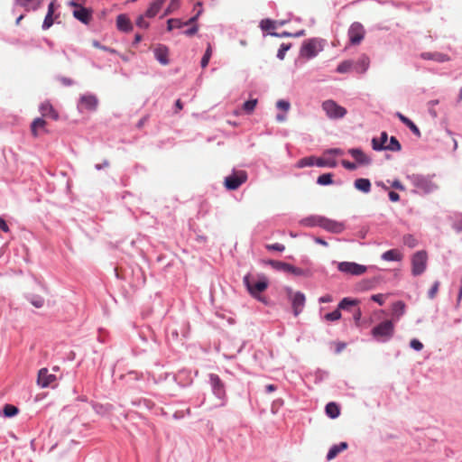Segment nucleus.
I'll list each match as a JSON object with an SVG mask.
<instances>
[{"instance_id":"obj_1","label":"nucleus","mask_w":462,"mask_h":462,"mask_svg":"<svg viewBox=\"0 0 462 462\" xmlns=\"http://www.w3.org/2000/svg\"><path fill=\"white\" fill-rule=\"evenodd\" d=\"M243 282L252 297L261 302L266 303L265 299L260 295L269 286V280L265 275L259 274L257 279H254L250 274H246Z\"/></svg>"},{"instance_id":"obj_2","label":"nucleus","mask_w":462,"mask_h":462,"mask_svg":"<svg viewBox=\"0 0 462 462\" xmlns=\"http://www.w3.org/2000/svg\"><path fill=\"white\" fill-rule=\"evenodd\" d=\"M394 332V321L386 319L380 322L372 328L371 336L379 343H386L393 338Z\"/></svg>"},{"instance_id":"obj_3","label":"nucleus","mask_w":462,"mask_h":462,"mask_svg":"<svg viewBox=\"0 0 462 462\" xmlns=\"http://www.w3.org/2000/svg\"><path fill=\"white\" fill-rule=\"evenodd\" d=\"M208 379L212 393L221 402L219 406H225L227 402V395L225 383L216 374H209Z\"/></svg>"},{"instance_id":"obj_4","label":"nucleus","mask_w":462,"mask_h":462,"mask_svg":"<svg viewBox=\"0 0 462 462\" xmlns=\"http://www.w3.org/2000/svg\"><path fill=\"white\" fill-rule=\"evenodd\" d=\"M269 265H271L273 269L277 271H282L285 273H290L295 276H304L310 277L311 276V272L308 269H301L300 267H296L291 263L276 261V260H269L267 262Z\"/></svg>"},{"instance_id":"obj_5","label":"nucleus","mask_w":462,"mask_h":462,"mask_svg":"<svg viewBox=\"0 0 462 462\" xmlns=\"http://www.w3.org/2000/svg\"><path fill=\"white\" fill-rule=\"evenodd\" d=\"M321 50L322 47L319 45L318 39H309L302 43L300 50V56L310 60L316 57Z\"/></svg>"},{"instance_id":"obj_6","label":"nucleus","mask_w":462,"mask_h":462,"mask_svg":"<svg viewBox=\"0 0 462 462\" xmlns=\"http://www.w3.org/2000/svg\"><path fill=\"white\" fill-rule=\"evenodd\" d=\"M322 109L330 119H340L346 115V109L331 99L322 103Z\"/></svg>"},{"instance_id":"obj_7","label":"nucleus","mask_w":462,"mask_h":462,"mask_svg":"<svg viewBox=\"0 0 462 462\" xmlns=\"http://www.w3.org/2000/svg\"><path fill=\"white\" fill-rule=\"evenodd\" d=\"M247 180V174L245 171H234L225 178V187L229 190L237 189Z\"/></svg>"},{"instance_id":"obj_8","label":"nucleus","mask_w":462,"mask_h":462,"mask_svg":"<svg viewBox=\"0 0 462 462\" xmlns=\"http://www.w3.org/2000/svg\"><path fill=\"white\" fill-rule=\"evenodd\" d=\"M287 292L291 303L293 314L295 317H297L300 313L302 312L305 306V295L300 291L293 292L291 288L287 289Z\"/></svg>"},{"instance_id":"obj_9","label":"nucleus","mask_w":462,"mask_h":462,"mask_svg":"<svg viewBox=\"0 0 462 462\" xmlns=\"http://www.w3.org/2000/svg\"><path fill=\"white\" fill-rule=\"evenodd\" d=\"M337 269L341 273L356 276L361 275L366 272V266L354 262L338 263Z\"/></svg>"},{"instance_id":"obj_10","label":"nucleus","mask_w":462,"mask_h":462,"mask_svg":"<svg viewBox=\"0 0 462 462\" xmlns=\"http://www.w3.org/2000/svg\"><path fill=\"white\" fill-rule=\"evenodd\" d=\"M365 28L358 23H353L347 32L349 42L352 45H358L365 37Z\"/></svg>"},{"instance_id":"obj_11","label":"nucleus","mask_w":462,"mask_h":462,"mask_svg":"<svg viewBox=\"0 0 462 462\" xmlns=\"http://www.w3.org/2000/svg\"><path fill=\"white\" fill-rule=\"evenodd\" d=\"M427 254L424 251L415 253L411 259L412 274L420 275L426 268Z\"/></svg>"},{"instance_id":"obj_12","label":"nucleus","mask_w":462,"mask_h":462,"mask_svg":"<svg viewBox=\"0 0 462 462\" xmlns=\"http://www.w3.org/2000/svg\"><path fill=\"white\" fill-rule=\"evenodd\" d=\"M98 106V99L95 95H82L79 97L78 107L80 111L83 109L88 111H96Z\"/></svg>"},{"instance_id":"obj_13","label":"nucleus","mask_w":462,"mask_h":462,"mask_svg":"<svg viewBox=\"0 0 462 462\" xmlns=\"http://www.w3.org/2000/svg\"><path fill=\"white\" fill-rule=\"evenodd\" d=\"M372 147L375 151L388 150L392 152H399L402 149L400 142L394 136L390 138V141L386 145L379 143V140L374 137L372 139Z\"/></svg>"},{"instance_id":"obj_14","label":"nucleus","mask_w":462,"mask_h":462,"mask_svg":"<svg viewBox=\"0 0 462 462\" xmlns=\"http://www.w3.org/2000/svg\"><path fill=\"white\" fill-rule=\"evenodd\" d=\"M321 228L332 234H341L346 229V225L324 217Z\"/></svg>"},{"instance_id":"obj_15","label":"nucleus","mask_w":462,"mask_h":462,"mask_svg":"<svg viewBox=\"0 0 462 462\" xmlns=\"http://www.w3.org/2000/svg\"><path fill=\"white\" fill-rule=\"evenodd\" d=\"M412 182L414 186L421 192L429 193L432 189V182L430 177L423 175H413Z\"/></svg>"},{"instance_id":"obj_16","label":"nucleus","mask_w":462,"mask_h":462,"mask_svg":"<svg viewBox=\"0 0 462 462\" xmlns=\"http://www.w3.org/2000/svg\"><path fill=\"white\" fill-rule=\"evenodd\" d=\"M56 379V375L50 374L47 368H42L38 373L37 383L41 387L45 388L51 386Z\"/></svg>"},{"instance_id":"obj_17","label":"nucleus","mask_w":462,"mask_h":462,"mask_svg":"<svg viewBox=\"0 0 462 462\" xmlns=\"http://www.w3.org/2000/svg\"><path fill=\"white\" fill-rule=\"evenodd\" d=\"M172 380L180 387H186L192 383L190 372L188 370H180L172 375Z\"/></svg>"},{"instance_id":"obj_18","label":"nucleus","mask_w":462,"mask_h":462,"mask_svg":"<svg viewBox=\"0 0 462 462\" xmlns=\"http://www.w3.org/2000/svg\"><path fill=\"white\" fill-rule=\"evenodd\" d=\"M73 16L84 24H89L92 20V10L83 5L73 11Z\"/></svg>"},{"instance_id":"obj_19","label":"nucleus","mask_w":462,"mask_h":462,"mask_svg":"<svg viewBox=\"0 0 462 462\" xmlns=\"http://www.w3.org/2000/svg\"><path fill=\"white\" fill-rule=\"evenodd\" d=\"M370 65V59L367 55L362 54L356 61H354L353 70L359 74L367 71Z\"/></svg>"},{"instance_id":"obj_20","label":"nucleus","mask_w":462,"mask_h":462,"mask_svg":"<svg viewBox=\"0 0 462 462\" xmlns=\"http://www.w3.org/2000/svg\"><path fill=\"white\" fill-rule=\"evenodd\" d=\"M169 49L165 45H158L154 49V57L162 65H168L169 60Z\"/></svg>"},{"instance_id":"obj_21","label":"nucleus","mask_w":462,"mask_h":462,"mask_svg":"<svg viewBox=\"0 0 462 462\" xmlns=\"http://www.w3.org/2000/svg\"><path fill=\"white\" fill-rule=\"evenodd\" d=\"M324 217L319 215H311L302 218L300 224L307 227L322 226V221Z\"/></svg>"},{"instance_id":"obj_22","label":"nucleus","mask_w":462,"mask_h":462,"mask_svg":"<svg viewBox=\"0 0 462 462\" xmlns=\"http://www.w3.org/2000/svg\"><path fill=\"white\" fill-rule=\"evenodd\" d=\"M348 153L359 164L368 165L371 162V159L359 148H352L348 151Z\"/></svg>"},{"instance_id":"obj_23","label":"nucleus","mask_w":462,"mask_h":462,"mask_svg":"<svg viewBox=\"0 0 462 462\" xmlns=\"http://www.w3.org/2000/svg\"><path fill=\"white\" fill-rule=\"evenodd\" d=\"M116 27L119 31L128 32L133 29L132 23L126 14H119L116 17Z\"/></svg>"},{"instance_id":"obj_24","label":"nucleus","mask_w":462,"mask_h":462,"mask_svg":"<svg viewBox=\"0 0 462 462\" xmlns=\"http://www.w3.org/2000/svg\"><path fill=\"white\" fill-rule=\"evenodd\" d=\"M39 109L42 116L51 117L54 120L59 118L58 113L55 111L52 105L48 101L42 103Z\"/></svg>"},{"instance_id":"obj_25","label":"nucleus","mask_w":462,"mask_h":462,"mask_svg":"<svg viewBox=\"0 0 462 462\" xmlns=\"http://www.w3.org/2000/svg\"><path fill=\"white\" fill-rule=\"evenodd\" d=\"M43 0H15L16 5L23 7L25 11H36L42 4Z\"/></svg>"},{"instance_id":"obj_26","label":"nucleus","mask_w":462,"mask_h":462,"mask_svg":"<svg viewBox=\"0 0 462 462\" xmlns=\"http://www.w3.org/2000/svg\"><path fill=\"white\" fill-rule=\"evenodd\" d=\"M166 0H155L151 3L150 6L145 12V16L147 18H153L155 17L159 12L161 11L162 7L163 6Z\"/></svg>"},{"instance_id":"obj_27","label":"nucleus","mask_w":462,"mask_h":462,"mask_svg":"<svg viewBox=\"0 0 462 462\" xmlns=\"http://www.w3.org/2000/svg\"><path fill=\"white\" fill-rule=\"evenodd\" d=\"M347 447L348 445L346 442H340L339 444L333 445L327 454V460L334 459L340 452L346 450Z\"/></svg>"},{"instance_id":"obj_28","label":"nucleus","mask_w":462,"mask_h":462,"mask_svg":"<svg viewBox=\"0 0 462 462\" xmlns=\"http://www.w3.org/2000/svg\"><path fill=\"white\" fill-rule=\"evenodd\" d=\"M395 116L398 117L401 120V122L403 123L415 135L419 137L420 136V129L411 119H409L400 112H396Z\"/></svg>"},{"instance_id":"obj_29","label":"nucleus","mask_w":462,"mask_h":462,"mask_svg":"<svg viewBox=\"0 0 462 462\" xmlns=\"http://www.w3.org/2000/svg\"><path fill=\"white\" fill-rule=\"evenodd\" d=\"M406 305L403 301L398 300L393 304V321H398L399 319L405 313Z\"/></svg>"},{"instance_id":"obj_30","label":"nucleus","mask_w":462,"mask_h":462,"mask_svg":"<svg viewBox=\"0 0 462 462\" xmlns=\"http://www.w3.org/2000/svg\"><path fill=\"white\" fill-rule=\"evenodd\" d=\"M381 258L384 261H396L399 262L402 259V254L398 249H391L384 252Z\"/></svg>"},{"instance_id":"obj_31","label":"nucleus","mask_w":462,"mask_h":462,"mask_svg":"<svg viewBox=\"0 0 462 462\" xmlns=\"http://www.w3.org/2000/svg\"><path fill=\"white\" fill-rule=\"evenodd\" d=\"M25 298L33 307L37 309L42 308L45 303L44 298L38 294L27 293Z\"/></svg>"},{"instance_id":"obj_32","label":"nucleus","mask_w":462,"mask_h":462,"mask_svg":"<svg viewBox=\"0 0 462 462\" xmlns=\"http://www.w3.org/2000/svg\"><path fill=\"white\" fill-rule=\"evenodd\" d=\"M354 186L356 189L368 193L371 190V182L368 179L359 178L356 179L354 182Z\"/></svg>"},{"instance_id":"obj_33","label":"nucleus","mask_w":462,"mask_h":462,"mask_svg":"<svg viewBox=\"0 0 462 462\" xmlns=\"http://www.w3.org/2000/svg\"><path fill=\"white\" fill-rule=\"evenodd\" d=\"M19 410L17 407L12 404H5L4 408L0 411V415H3L6 418H11L15 416L18 413Z\"/></svg>"},{"instance_id":"obj_34","label":"nucleus","mask_w":462,"mask_h":462,"mask_svg":"<svg viewBox=\"0 0 462 462\" xmlns=\"http://www.w3.org/2000/svg\"><path fill=\"white\" fill-rule=\"evenodd\" d=\"M46 125V122L45 120H43L42 118H35L32 125H31V132L33 136H38V130L39 129H43Z\"/></svg>"},{"instance_id":"obj_35","label":"nucleus","mask_w":462,"mask_h":462,"mask_svg":"<svg viewBox=\"0 0 462 462\" xmlns=\"http://www.w3.org/2000/svg\"><path fill=\"white\" fill-rule=\"evenodd\" d=\"M326 413L331 419L337 418L340 414L339 407L335 402H329L326 405Z\"/></svg>"},{"instance_id":"obj_36","label":"nucleus","mask_w":462,"mask_h":462,"mask_svg":"<svg viewBox=\"0 0 462 462\" xmlns=\"http://www.w3.org/2000/svg\"><path fill=\"white\" fill-rule=\"evenodd\" d=\"M354 61L350 60H344L340 62L337 68V72L338 73H347L353 70Z\"/></svg>"},{"instance_id":"obj_37","label":"nucleus","mask_w":462,"mask_h":462,"mask_svg":"<svg viewBox=\"0 0 462 462\" xmlns=\"http://www.w3.org/2000/svg\"><path fill=\"white\" fill-rule=\"evenodd\" d=\"M356 300H352L350 298H344L339 303H338V309L346 310H349L350 307L356 306L357 304Z\"/></svg>"},{"instance_id":"obj_38","label":"nucleus","mask_w":462,"mask_h":462,"mask_svg":"<svg viewBox=\"0 0 462 462\" xmlns=\"http://www.w3.org/2000/svg\"><path fill=\"white\" fill-rule=\"evenodd\" d=\"M316 160L317 158L314 156L304 157L299 161L298 166L300 168L314 166Z\"/></svg>"},{"instance_id":"obj_39","label":"nucleus","mask_w":462,"mask_h":462,"mask_svg":"<svg viewBox=\"0 0 462 462\" xmlns=\"http://www.w3.org/2000/svg\"><path fill=\"white\" fill-rule=\"evenodd\" d=\"M332 173H324L318 177L317 183L322 186L329 185L333 183Z\"/></svg>"},{"instance_id":"obj_40","label":"nucleus","mask_w":462,"mask_h":462,"mask_svg":"<svg viewBox=\"0 0 462 462\" xmlns=\"http://www.w3.org/2000/svg\"><path fill=\"white\" fill-rule=\"evenodd\" d=\"M184 25V22L177 18H171L167 21V30L171 31L174 28H182Z\"/></svg>"},{"instance_id":"obj_41","label":"nucleus","mask_w":462,"mask_h":462,"mask_svg":"<svg viewBox=\"0 0 462 462\" xmlns=\"http://www.w3.org/2000/svg\"><path fill=\"white\" fill-rule=\"evenodd\" d=\"M402 242L405 245L410 248H414L418 245L417 239L412 235H405L402 238Z\"/></svg>"},{"instance_id":"obj_42","label":"nucleus","mask_w":462,"mask_h":462,"mask_svg":"<svg viewBox=\"0 0 462 462\" xmlns=\"http://www.w3.org/2000/svg\"><path fill=\"white\" fill-rule=\"evenodd\" d=\"M256 104H257V99L247 100L244 103L243 109L245 110V112L246 114H251L254 110Z\"/></svg>"},{"instance_id":"obj_43","label":"nucleus","mask_w":462,"mask_h":462,"mask_svg":"<svg viewBox=\"0 0 462 462\" xmlns=\"http://www.w3.org/2000/svg\"><path fill=\"white\" fill-rule=\"evenodd\" d=\"M180 5V0H171L170 5L164 10L162 16H167L172 14Z\"/></svg>"},{"instance_id":"obj_44","label":"nucleus","mask_w":462,"mask_h":462,"mask_svg":"<svg viewBox=\"0 0 462 462\" xmlns=\"http://www.w3.org/2000/svg\"><path fill=\"white\" fill-rule=\"evenodd\" d=\"M291 47V43H282L277 51V58L282 60L285 57L286 51H288Z\"/></svg>"},{"instance_id":"obj_45","label":"nucleus","mask_w":462,"mask_h":462,"mask_svg":"<svg viewBox=\"0 0 462 462\" xmlns=\"http://www.w3.org/2000/svg\"><path fill=\"white\" fill-rule=\"evenodd\" d=\"M211 55H212V49H211V46L208 45L202 59H201V61H200V65L202 68H206L209 62V60L211 58Z\"/></svg>"},{"instance_id":"obj_46","label":"nucleus","mask_w":462,"mask_h":462,"mask_svg":"<svg viewBox=\"0 0 462 462\" xmlns=\"http://www.w3.org/2000/svg\"><path fill=\"white\" fill-rule=\"evenodd\" d=\"M316 166L318 167H331V168H334L336 167V162L334 160H325L323 158H317L316 160Z\"/></svg>"},{"instance_id":"obj_47","label":"nucleus","mask_w":462,"mask_h":462,"mask_svg":"<svg viewBox=\"0 0 462 462\" xmlns=\"http://www.w3.org/2000/svg\"><path fill=\"white\" fill-rule=\"evenodd\" d=\"M260 27L263 31H269L275 28V22L271 19H263L260 22Z\"/></svg>"},{"instance_id":"obj_48","label":"nucleus","mask_w":462,"mask_h":462,"mask_svg":"<svg viewBox=\"0 0 462 462\" xmlns=\"http://www.w3.org/2000/svg\"><path fill=\"white\" fill-rule=\"evenodd\" d=\"M324 318L328 321L338 320L341 318L340 310L337 308V310H333L332 312L327 313Z\"/></svg>"},{"instance_id":"obj_49","label":"nucleus","mask_w":462,"mask_h":462,"mask_svg":"<svg viewBox=\"0 0 462 462\" xmlns=\"http://www.w3.org/2000/svg\"><path fill=\"white\" fill-rule=\"evenodd\" d=\"M53 23H54L53 14L47 13L45 15V18L43 20L42 28V30H48L52 26Z\"/></svg>"},{"instance_id":"obj_50","label":"nucleus","mask_w":462,"mask_h":462,"mask_svg":"<svg viewBox=\"0 0 462 462\" xmlns=\"http://www.w3.org/2000/svg\"><path fill=\"white\" fill-rule=\"evenodd\" d=\"M452 227L458 233L462 232V214L456 215L452 223Z\"/></svg>"},{"instance_id":"obj_51","label":"nucleus","mask_w":462,"mask_h":462,"mask_svg":"<svg viewBox=\"0 0 462 462\" xmlns=\"http://www.w3.org/2000/svg\"><path fill=\"white\" fill-rule=\"evenodd\" d=\"M145 14H141L136 19V25L142 29H147L149 27V23L145 21Z\"/></svg>"},{"instance_id":"obj_52","label":"nucleus","mask_w":462,"mask_h":462,"mask_svg":"<svg viewBox=\"0 0 462 462\" xmlns=\"http://www.w3.org/2000/svg\"><path fill=\"white\" fill-rule=\"evenodd\" d=\"M266 249L269 251L283 252L285 249V246L282 244L275 243V244L266 245Z\"/></svg>"},{"instance_id":"obj_53","label":"nucleus","mask_w":462,"mask_h":462,"mask_svg":"<svg viewBox=\"0 0 462 462\" xmlns=\"http://www.w3.org/2000/svg\"><path fill=\"white\" fill-rule=\"evenodd\" d=\"M276 106L278 109L283 110L287 112L290 109V102L284 99H280L276 103Z\"/></svg>"},{"instance_id":"obj_54","label":"nucleus","mask_w":462,"mask_h":462,"mask_svg":"<svg viewBox=\"0 0 462 462\" xmlns=\"http://www.w3.org/2000/svg\"><path fill=\"white\" fill-rule=\"evenodd\" d=\"M92 45L95 47V48H97V49H100V50H103L105 51H107V52H110V53H116V51L110 47H106V46H104L102 45L99 42L97 41H93L92 42Z\"/></svg>"},{"instance_id":"obj_55","label":"nucleus","mask_w":462,"mask_h":462,"mask_svg":"<svg viewBox=\"0 0 462 462\" xmlns=\"http://www.w3.org/2000/svg\"><path fill=\"white\" fill-rule=\"evenodd\" d=\"M410 346L416 351H420L423 348L422 343L416 338L411 340Z\"/></svg>"},{"instance_id":"obj_56","label":"nucleus","mask_w":462,"mask_h":462,"mask_svg":"<svg viewBox=\"0 0 462 462\" xmlns=\"http://www.w3.org/2000/svg\"><path fill=\"white\" fill-rule=\"evenodd\" d=\"M198 31H199L198 24H194L191 27H189V29L185 30L183 32V34H185L186 36L191 37V36L195 35L198 32Z\"/></svg>"},{"instance_id":"obj_57","label":"nucleus","mask_w":462,"mask_h":462,"mask_svg":"<svg viewBox=\"0 0 462 462\" xmlns=\"http://www.w3.org/2000/svg\"><path fill=\"white\" fill-rule=\"evenodd\" d=\"M371 300L374 302H377L380 306L384 304L385 297L383 294H374L371 297Z\"/></svg>"},{"instance_id":"obj_58","label":"nucleus","mask_w":462,"mask_h":462,"mask_svg":"<svg viewBox=\"0 0 462 462\" xmlns=\"http://www.w3.org/2000/svg\"><path fill=\"white\" fill-rule=\"evenodd\" d=\"M201 10H199L198 13L196 14V15L192 16L191 18H189L188 21L184 22V25H194L196 24V22L199 18V16L201 14Z\"/></svg>"},{"instance_id":"obj_59","label":"nucleus","mask_w":462,"mask_h":462,"mask_svg":"<svg viewBox=\"0 0 462 462\" xmlns=\"http://www.w3.org/2000/svg\"><path fill=\"white\" fill-rule=\"evenodd\" d=\"M59 79L61 82V84L66 86V87H69V86H72L74 84V81L71 79H69V78L60 77Z\"/></svg>"},{"instance_id":"obj_60","label":"nucleus","mask_w":462,"mask_h":462,"mask_svg":"<svg viewBox=\"0 0 462 462\" xmlns=\"http://www.w3.org/2000/svg\"><path fill=\"white\" fill-rule=\"evenodd\" d=\"M342 165L344 168L354 171L356 170V166L354 162H348V161H342Z\"/></svg>"},{"instance_id":"obj_61","label":"nucleus","mask_w":462,"mask_h":462,"mask_svg":"<svg viewBox=\"0 0 462 462\" xmlns=\"http://www.w3.org/2000/svg\"><path fill=\"white\" fill-rule=\"evenodd\" d=\"M389 199L393 202H397L400 200V195L395 191H390L388 193Z\"/></svg>"},{"instance_id":"obj_62","label":"nucleus","mask_w":462,"mask_h":462,"mask_svg":"<svg viewBox=\"0 0 462 462\" xmlns=\"http://www.w3.org/2000/svg\"><path fill=\"white\" fill-rule=\"evenodd\" d=\"M124 377H129V379H132V380H139L141 378V375L135 371H131L127 374H125Z\"/></svg>"},{"instance_id":"obj_63","label":"nucleus","mask_w":462,"mask_h":462,"mask_svg":"<svg viewBox=\"0 0 462 462\" xmlns=\"http://www.w3.org/2000/svg\"><path fill=\"white\" fill-rule=\"evenodd\" d=\"M379 140V143H382L383 145L387 144L388 141V134L386 132L381 133L380 138H377Z\"/></svg>"},{"instance_id":"obj_64","label":"nucleus","mask_w":462,"mask_h":462,"mask_svg":"<svg viewBox=\"0 0 462 462\" xmlns=\"http://www.w3.org/2000/svg\"><path fill=\"white\" fill-rule=\"evenodd\" d=\"M332 300H333V298L330 294L323 295L322 297H320L319 299V301L321 303H328V302H331Z\"/></svg>"}]
</instances>
